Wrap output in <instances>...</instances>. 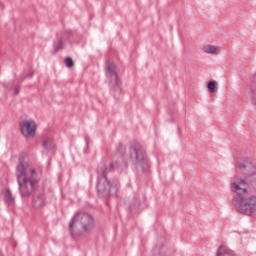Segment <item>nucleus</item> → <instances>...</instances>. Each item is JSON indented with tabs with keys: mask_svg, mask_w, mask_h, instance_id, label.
<instances>
[{
	"mask_svg": "<svg viewBox=\"0 0 256 256\" xmlns=\"http://www.w3.org/2000/svg\"><path fill=\"white\" fill-rule=\"evenodd\" d=\"M29 156L26 153L21 154L18 159V165L16 167V177L18 183V189L21 197H31L37 187H39V177L35 169L29 170V164L27 160Z\"/></svg>",
	"mask_w": 256,
	"mask_h": 256,
	"instance_id": "nucleus-1",
	"label": "nucleus"
},
{
	"mask_svg": "<svg viewBox=\"0 0 256 256\" xmlns=\"http://www.w3.org/2000/svg\"><path fill=\"white\" fill-rule=\"evenodd\" d=\"M127 167V161H124L123 163L112 162L108 166L104 163L99 164L96 185L99 197H111V195L117 194V191H119V182L109 181V179H107V174L113 173V171H117V169H127Z\"/></svg>",
	"mask_w": 256,
	"mask_h": 256,
	"instance_id": "nucleus-2",
	"label": "nucleus"
},
{
	"mask_svg": "<svg viewBox=\"0 0 256 256\" xmlns=\"http://www.w3.org/2000/svg\"><path fill=\"white\" fill-rule=\"evenodd\" d=\"M237 173L247 175L246 178L235 177L232 179V191L236 193V199L239 200L243 197H247L249 192V183L251 179H256L255 165L251 159H246L242 162H238L236 165Z\"/></svg>",
	"mask_w": 256,
	"mask_h": 256,
	"instance_id": "nucleus-3",
	"label": "nucleus"
},
{
	"mask_svg": "<svg viewBox=\"0 0 256 256\" xmlns=\"http://www.w3.org/2000/svg\"><path fill=\"white\" fill-rule=\"evenodd\" d=\"M77 225H80L82 231L87 233L93 229L95 219L91 214L85 212H76L68 225V229L72 237H77V235H80V232L77 230Z\"/></svg>",
	"mask_w": 256,
	"mask_h": 256,
	"instance_id": "nucleus-4",
	"label": "nucleus"
},
{
	"mask_svg": "<svg viewBox=\"0 0 256 256\" xmlns=\"http://www.w3.org/2000/svg\"><path fill=\"white\" fill-rule=\"evenodd\" d=\"M130 157L134 162L137 171L143 172L149 169L147 154L140 143L134 142L130 145Z\"/></svg>",
	"mask_w": 256,
	"mask_h": 256,
	"instance_id": "nucleus-5",
	"label": "nucleus"
},
{
	"mask_svg": "<svg viewBox=\"0 0 256 256\" xmlns=\"http://www.w3.org/2000/svg\"><path fill=\"white\" fill-rule=\"evenodd\" d=\"M106 69V77L109 80V85L111 89V93L114 99H119L121 97V79H119V75L115 70V64L111 61H106L105 64Z\"/></svg>",
	"mask_w": 256,
	"mask_h": 256,
	"instance_id": "nucleus-6",
	"label": "nucleus"
},
{
	"mask_svg": "<svg viewBox=\"0 0 256 256\" xmlns=\"http://www.w3.org/2000/svg\"><path fill=\"white\" fill-rule=\"evenodd\" d=\"M239 211L240 213H244V215H255L256 213V196L248 194L247 196H243L239 198Z\"/></svg>",
	"mask_w": 256,
	"mask_h": 256,
	"instance_id": "nucleus-7",
	"label": "nucleus"
},
{
	"mask_svg": "<svg viewBox=\"0 0 256 256\" xmlns=\"http://www.w3.org/2000/svg\"><path fill=\"white\" fill-rule=\"evenodd\" d=\"M20 131L26 139H33L36 131L37 124L33 120H23L19 123Z\"/></svg>",
	"mask_w": 256,
	"mask_h": 256,
	"instance_id": "nucleus-8",
	"label": "nucleus"
},
{
	"mask_svg": "<svg viewBox=\"0 0 256 256\" xmlns=\"http://www.w3.org/2000/svg\"><path fill=\"white\" fill-rule=\"evenodd\" d=\"M45 195L44 194H35L32 198V207L34 209H41L45 207Z\"/></svg>",
	"mask_w": 256,
	"mask_h": 256,
	"instance_id": "nucleus-9",
	"label": "nucleus"
},
{
	"mask_svg": "<svg viewBox=\"0 0 256 256\" xmlns=\"http://www.w3.org/2000/svg\"><path fill=\"white\" fill-rule=\"evenodd\" d=\"M42 147L47 152L53 151V149H55V142H53V139L50 137H45L42 141Z\"/></svg>",
	"mask_w": 256,
	"mask_h": 256,
	"instance_id": "nucleus-10",
	"label": "nucleus"
},
{
	"mask_svg": "<svg viewBox=\"0 0 256 256\" xmlns=\"http://www.w3.org/2000/svg\"><path fill=\"white\" fill-rule=\"evenodd\" d=\"M4 203L6 205H15V197H13L10 189H6L4 192Z\"/></svg>",
	"mask_w": 256,
	"mask_h": 256,
	"instance_id": "nucleus-11",
	"label": "nucleus"
},
{
	"mask_svg": "<svg viewBox=\"0 0 256 256\" xmlns=\"http://www.w3.org/2000/svg\"><path fill=\"white\" fill-rule=\"evenodd\" d=\"M203 51H204V53L217 55L219 48H217V46L207 45V46L203 47Z\"/></svg>",
	"mask_w": 256,
	"mask_h": 256,
	"instance_id": "nucleus-12",
	"label": "nucleus"
},
{
	"mask_svg": "<svg viewBox=\"0 0 256 256\" xmlns=\"http://www.w3.org/2000/svg\"><path fill=\"white\" fill-rule=\"evenodd\" d=\"M248 94L252 98V102L256 105V84H252L250 88L247 89Z\"/></svg>",
	"mask_w": 256,
	"mask_h": 256,
	"instance_id": "nucleus-13",
	"label": "nucleus"
},
{
	"mask_svg": "<svg viewBox=\"0 0 256 256\" xmlns=\"http://www.w3.org/2000/svg\"><path fill=\"white\" fill-rule=\"evenodd\" d=\"M217 256H235V254L225 250L224 246H220L217 252Z\"/></svg>",
	"mask_w": 256,
	"mask_h": 256,
	"instance_id": "nucleus-14",
	"label": "nucleus"
},
{
	"mask_svg": "<svg viewBox=\"0 0 256 256\" xmlns=\"http://www.w3.org/2000/svg\"><path fill=\"white\" fill-rule=\"evenodd\" d=\"M210 93H215V88L217 87V82L215 80L208 82L207 85Z\"/></svg>",
	"mask_w": 256,
	"mask_h": 256,
	"instance_id": "nucleus-15",
	"label": "nucleus"
},
{
	"mask_svg": "<svg viewBox=\"0 0 256 256\" xmlns=\"http://www.w3.org/2000/svg\"><path fill=\"white\" fill-rule=\"evenodd\" d=\"M63 49V42L58 41L57 43H54V53H59Z\"/></svg>",
	"mask_w": 256,
	"mask_h": 256,
	"instance_id": "nucleus-16",
	"label": "nucleus"
},
{
	"mask_svg": "<svg viewBox=\"0 0 256 256\" xmlns=\"http://www.w3.org/2000/svg\"><path fill=\"white\" fill-rule=\"evenodd\" d=\"M65 65L68 67V69H71L75 63L73 62V58L71 57H66L64 60Z\"/></svg>",
	"mask_w": 256,
	"mask_h": 256,
	"instance_id": "nucleus-17",
	"label": "nucleus"
},
{
	"mask_svg": "<svg viewBox=\"0 0 256 256\" xmlns=\"http://www.w3.org/2000/svg\"><path fill=\"white\" fill-rule=\"evenodd\" d=\"M141 205V202H139V199H135L133 204L129 205V209H135L136 207H139Z\"/></svg>",
	"mask_w": 256,
	"mask_h": 256,
	"instance_id": "nucleus-18",
	"label": "nucleus"
},
{
	"mask_svg": "<svg viewBox=\"0 0 256 256\" xmlns=\"http://www.w3.org/2000/svg\"><path fill=\"white\" fill-rule=\"evenodd\" d=\"M117 152L120 153V155H123V153H125V146L123 144H118Z\"/></svg>",
	"mask_w": 256,
	"mask_h": 256,
	"instance_id": "nucleus-19",
	"label": "nucleus"
},
{
	"mask_svg": "<svg viewBox=\"0 0 256 256\" xmlns=\"http://www.w3.org/2000/svg\"><path fill=\"white\" fill-rule=\"evenodd\" d=\"M19 91H20L19 86H15V87H14V94H15V95H19Z\"/></svg>",
	"mask_w": 256,
	"mask_h": 256,
	"instance_id": "nucleus-20",
	"label": "nucleus"
},
{
	"mask_svg": "<svg viewBox=\"0 0 256 256\" xmlns=\"http://www.w3.org/2000/svg\"><path fill=\"white\" fill-rule=\"evenodd\" d=\"M0 256H3V253L0 252Z\"/></svg>",
	"mask_w": 256,
	"mask_h": 256,
	"instance_id": "nucleus-21",
	"label": "nucleus"
},
{
	"mask_svg": "<svg viewBox=\"0 0 256 256\" xmlns=\"http://www.w3.org/2000/svg\"><path fill=\"white\" fill-rule=\"evenodd\" d=\"M160 256H163V254L160 252Z\"/></svg>",
	"mask_w": 256,
	"mask_h": 256,
	"instance_id": "nucleus-22",
	"label": "nucleus"
}]
</instances>
